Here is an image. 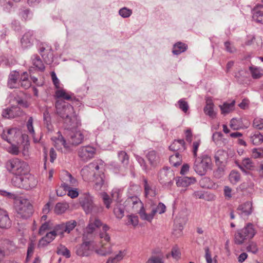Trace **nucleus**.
Here are the masks:
<instances>
[{
	"mask_svg": "<svg viewBox=\"0 0 263 263\" xmlns=\"http://www.w3.org/2000/svg\"><path fill=\"white\" fill-rule=\"evenodd\" d=\"M80 204L87 214H97L103 211V208L93 203V197L89 194H85L80 198Z\"/></svg>",
	"mask_w": 263,
	"mask_h": 263,
	"instance_id": "nucleus-5",
	"label": "nucleus"
},
{
	"mask_svg": "<svg viewBox=\"0 0 263 263\" xmlns=\"http://www.w3.org/2000/svg\"><path fill=\"white\" fill-rule=\"evenodd\" d=\"M101 225V221L98 219H96L92 222H90L85 229L83 239H85L87 238L89 235L91 234L95 231L96 228L100 227Z\"/></svg>",
	"mask_w": 263,
	"mask_h": 263,
	"instance_id": "nucleus-15",
	"label": "nucleus"
},
{
	"mask_svg": "<svg viewBox=\"0 0 263 263\" xmlns=\"http://www.w3.org/2000/svg\"><path fill=\"white\" fill-rule=\"evenodd\" d=\"M55 94L58 98H62L67 100L71 99V96L67 94L64 90H58L56 91Z\"/></svg>",
	"mask_w": 263,
	"mask_h": 263,
	"instance_id": "nucleus-52",
	"label": "nucleus"
},
{
	"mask_svg": "<svg viewBox=\"0 0 263 263\" xmlns=\"http://www.w3.org/2000/svg\"><path fill=\"white\" fill-rule=\"evenodd\" d=\"M170 149L173 151L181 152L185 149V142L184 140L180 139L175 140L169 146Z\"/></svg>",
	"mask_w": 263,
	"mask_h": 263,
	"instance_id": "nucleus-24",
	"label": "nucleus"
},
{
	"mask_svg": "<svg viewBox=\"0 0 263 263\" xmlns=\"http://www.w3.org/2000/svg\"><path fill=\"white\" fill-rule=\"evenodd\" d=\"M50 228L49 227V223L48 222H45L44 223L42 224L41 227L39 229V233L40 235H43L44 232L46 231L49 230Z\"/></svg>",
	"mask_w": 263,
	"mask_h": 263,
	"instance_id": "nucleus-61",
	"label": "nucleus"
},
{
	"mask_svg": "<svg viewBox=\"0 0 263 263\" xmlns=\"http://www.w3.org/2000/svg\"><path fill=\"white\" fill-rule=\"evenodd\" d=\"M249 70L253 79H259L263 77V68L251 64L249 67Z\"/></svg>",
	"mask_w": 263,
	"mask_h": 263,
	"instance_id": "nucleus-21",
	"label": "nucleus"
},
{
	"mask_svg": "<svg viewBox=\"0 0 263 263\" xmlns=\"http://www.w3.org/2000/svg\"><path fill=\"white\" fill-rule=\"evenodd\" d=\"M200 185L204 188L212 189L215 186V184L209 177H203L200 181Z\"/></svg>",
	"mask_w": 263,
	"mask_h": 263,
	"instance_id": "nucleus-34",
	"label": "nucleus"
},
{
	"mask_svg": "<svg viewBox=\"0 0 263 263\" xmlns=\"http://www.w3.org/2000/svg\"><path fill=\"white\" fill-rule=\"evenodd\" d=\"M196 182V179L194 177H179L176 180V184L177 186L187 187Z\"/></svg>",
	"mask_w": 263,
	"mask_h": 263,
	"instance_id": "nucleus-19",
	"label": "nucleus"
},
{
	"mask_svg": "<svg viewBox=\"0 0 263 263\" xmlns=\"http://www.w3.org/2000/svg\"><path fill=\"white\" fill-rule=\"evenodd\" d=\"M57 253L59 255H62L66 258L70 257V252L69 250L65 246L60 245L57 248Z\"/></svg>",
	"mask_w": 263,
	"mask_h": 263,
	"instance_id": "nucleus-37",
	"label": "nucleus"
},
{
	"mask_svg": "<svg viewBox=\"0 0 263 263\" xmlns=\"http://www.w3.org/2000/svg\"><path fill=\"white\" fill-rule=\"evenodd\" d=\"M146 158L151 165L156 164L158 161L159 157L155 151H149L146 154Z\"/></svg>",
	"mask_w": 263,
	"mask_h": 263,
	"instance_id": "nucleus-31",
	"label": "nucleus"
},
{
	"mask_svg": "<svg viewBox=\"0 0 263 263\" xmlns=\"http://www.w3.org/2000/svg\"><path fill=\"white\" fill-rule=\"evenodd\" d=\"M170 162L171 164L175 167L179 166L182 162V157L178 152L170 157Z\"/></svg>",
	"mask_w": 263,
	"mask_h": 263,
	"instance_id": "nucleus-32",
	"label": "nucleus"
},
{
	"mask_svg": "<svg viewBox=\"0 0 263 263\" xmlns=\"http://www.w3.org/2000/svg\"><path fill=\"white\" fill-rule=\"evenodd\" d=\"M242 162V165L248 170H252L254 167V163L250 158H245Z\"/></svg>",
	"mask_w": 263,
	"mask_h": 263,
	"instance_id": "nucleus-49",
	"label": "nucleus"
},
{
	"mask_svg": "<svg viewBox=\"0 0 263 263\" xmlns=\"http://www.w3.org/2000/svg\"><path fill=\"white\" fill-rule=\"evenodd\" d=\"M95 179L94 187L96 190H101V187L104 184V173H102L101 174H99L95 176Z\"/></svg>",
	"mask_w": 263,
	"mask_h": 263,
	"instance_id": "nucleus-29",
	"label": "nucleus"
},
{
	"mask_svg": "<svg viewBox=\"0 0 263 263\" xmlns=\"http://www.w3.org/2000/svg\"><path fill=\"white\" fill-rule=\"evenodd\" d=\"M65 223H62L59 224L57 225L54 229V231H55V233L57 235H62L65 232Z\"/></svg>",
	"mask_w": 263,
	"mask_h": 263,
	"instance_id": "nucleus-54",
	"label": "nucleus"
},
{
	"mask_svg": "<svg viewBox=\"0 0 263 263\" xmlns=\"http://www.w3.org/2000/svg\"><path fill=\"white\" fill-rule=\"evenodd\" d=\"M19 77V73L16 71H13L9 74L8 81V86L9 88H17L19 86L20 84L18 82Z\"/></svg>",
	"mask_w": 263,
	"mask_h": 263,
	"instance_id": "nucleus-23",
	"label": "nucleus"
},
{
	"mask_svg": "<svg viewBox=\"0 0 263 263\" xmlns=\"http://www.w3.org/2000/svg\"><path fill=\"white\" fill-rule=\"evenodd\" d=\"M200 144V140L194 141L193 143L192 152H193V156L195 158L196 157H197V152H198V148H199Z\"/></svg>",
	"mask_w": 263,
	"mask_h": 263,
	"instance_id": "nucleus-57",
	"label": "nucleus"
},
{
	"mask_svg": "<svg viewBox=\"0 0 263 263\" xmlns=\"http://www.w3.org/2000/svg\"><path fill=\"white\" fill-rule=\"evenodd\" d=\"M114 213L118 219H121L124 215V206L121 203H117L114 208Z\"/></svg>",
	"mask_w": 263,
	"mask_h": 263,
	"instance_id": "nucleus-33",
	"label": "nucleus"
},
{
	"mask_svg": "<svg viewBox=\"0 0 263 263\" xmlns=\"http://www.w3.org/2000/svg\"><path fill=\"white\" fill-rule=\"evenodd\" d=\"M229 179L231 182L233 184H236L240 179V174L235 171H232L229 175Z\"/></svg>",
	"mask_w": 263,
	"mask_h": 263,
	"instance_id": "nucleus-39",
	"label": "nucleus"
},
{
	"mask_svg": "<svg viewBox=\"0 0 263 263\" xmlns=\"http://www.w3.org/2000/svg\"><path fill=\"white\" fill-rule=\"evenodd\" d=\"M23 114L20 107L18 106H12L10 108H7L3 110L2 116L6 118H14L19 117Z\"/></svg>",
	"mask_w": 263,
	"mask_h": 263,
	"instance_id": "nucleus-12",
	"label": "nucleus"
},
{
	"mask_svg": "<svg viewBox=\"0 0 263 263\" xmlns=\"http://www.w3.org/2000/svg\"><path fill=\"white\" fill-rule=\"evenodd\" d=\"M237 213L243 219H247L253 212L252 203L250 201L239 205L237 208Z\"/></svg>",
	"mask_w": 263,
	"mask_h": 263,
	"instance_id": "nucleus-11",
	"label": "nucleus"
},
{
	"mask_svg": "<svg viewBox=\"0 0 263 263\" xmlns=\"http://www.w3.org/2000/svg\"><path fill=\"white\" fill-rule=\"evenodd\" d=\"M235 104V100H233L230 103L225 102L222 105H220V108L221 111V114H227L232 111L234 108Z\"/></svg>",
	"mask_w": 263,
	"mask_h": 263,
	"instance_id": "nucleus-27",
	"label": "nucleus"
},
{
	"mask_svg": "<svg viewBox=\"0 0 263 263\" xmlns=\"http://www.w3.org/2000/svg\"><path fill=\"white\" fill-rule=\"evenodd\" d=\"M27 127L29 132L31 135H35L34 130L33 127V118L30 117L27 122Z\"/></svg>",
	"mask_w": 263,
	"mask_h": 263,
	"instance_id": "nucleus-58",
	"label": "nucleus"
},
{
	"mask_svg": "<svg viewBox=\"0 0 263 263\" xmlns=\"http://www.w3.org/2000/svg\"><path fill=\"white\" fill-rule=\"evenodd\" d=\"M250 140L254 145H260L263 142V135L259 132H255L250 136Z\"/></svg>",
	"mask_w": 263,
	"mask_h": 263,
	"instance_id": "nucleus-30",
	"label": "nucleus"
},
{
	"mask_svg": "<svg viewBox=\"0 0 263 263\" xmlns=\"http://www.w3.org/2000/svg\"><path fill=\"white\" fill-rule=\"evenodd\" d=\"M22 175H15L12 179V183L13 185L18 188H21Z\"/></svg>",
	"mask_w": 263,
	"mask_h": 263,
	"instance_id": "nucleus-46",
	"label": "nucleus"
},
{
	"mask_svg": "<svg viewBox=\"0 0 263 263\" xmlns=\"http://www.w3.org/2000/svg\"><path fill=\"white\" fill-rule=\"evenodd\" d=\"M33 35L32 31L26 32L21 39L22 46L24 48L30 47L33 43Z\"/></svg>",
	"mask_w": 263,
	"mask_h": 263,
	"instance_id": "nucleus-22",
	"label": "nucleus"
},
{
	"mask_svg": "<svg viewBox=\"0 0 263 263\" xmlns=\"http://www.w3.org/2000/svg\"><path fill=\"white\" fill-rule=\"evenodd\" d=\"M56 108L57 114L63 119L68 128H72L80 124L72 105L67 103L62 107L57 105Z\"/></svg>",
	"mask_w": 263,
	"mask_h": 263,
	"instance_id": "nucleus-1",
	"label": "nucleus"
},
{
	"mask_svg": "<svg viewBox=\"0 0 263 263\" xmlns=\"http://www.w3.org/2000/svg\"><path fill=\"white\" fill-rule=\"evenodd\" d=\"M32 64L40 71H44L45 66L42 61L37 55H34L32 57Z\"/></svg>",
	"mask_w": 263,
	"mask_h": 263,
	"instance_id": "nucleus-35",
	"label": "nucleus"
},
{
	"mask_svg": "<svg viewBox=\"0 0 263 263\" xmlns=\"http://www.w3.org/2000/svg\"><path fill=\"white\" fill-rule=\"evenodd\" d=\"M62 186L64 191H68V196L71 198H74L78 196L79 192L77 189H73L71 186H69L68 183L65 182L62 183Z\"/></svg>",
	"mask_w": 263,
	"mask_h": 263,
	"instance_id": "nucleus-26",
	"label": "nucleus"
},
{
	"mask_svg": "<svg viewBox=\"0 0 263 263\" xmlns=\"http://www.w3.org/2000/svg\"><path fill=\"white\" fill-rule=\"evenodd\" d=\"M100 168L99 165L97 161H93L90 163L87 166L84 167L81 170L82 175H88V173L92 172L94 176L97 175L95 171H99Z\"/></svg>",
	"mask_w": 263,
	"mask_h": 263,
	"instance_id": "nucleus-18",
	"label": "nucleus"
},
{
	"mask_svg": "<svg viewBox=\"0 0 263 263\" xmlns=\"http://www.w3.org/2000/svg\"><path fill=\"white\" fill-rule=\"evenodd\" d=\"M254 225L248 223L243 228L238 230L234 235V242L236 245H242L245 241L251 239L256 234Z\"/></svg>",
	"mask_w": 263,
	"mask_h": 263,
	"instance_id": "nucleus-4",
	"label": "nucleus"
},
{
	"mask_svg": "<svg viewBox=\"0 0 263 263\" xmlns=\"http://www.w3.org/2000/svg\"><path fill=\"white\" fill-rule=\"evenodd\" d=\"M226 50L230 53H234L236 51V48L229 41L224 42Z\"/></svg>",
	"mask_w": 263,
	"mask_h": 263,
	"instance_id": "nucleus-60",
	"label": "nucleus"
},
{
	"mask_svg": "<svg viewBox=\"0 0 263 263\" xmlns=\"http://www.w3.org/2000/svg\"><path fill=\"white\" fill-rule=\"evenodd\" d=\"M179 108L184 112H186L189 108V104L184 99H181L178 101Z\"/></svg>",
	"mask_w": 263,
	"mask_h": 263,
	"instance_id": "nucleus-48",
	"label": "nucleus"
},
{
	"mask_svg": "<svg viewBox=\"0 0 263 263\" xmlns=\"http://www.w3.org/2000/svg\"><path fill=\"white\" fill-rule=\"evenodd\" d=\"M96 154V148L89 145L81 146L78 149V155L80 159L84 162H87L95 157Z\"/></svg>",
	"mask_w": 263,
	"mask_h": 263,
	"instance_id": "nucleus-10",
	"label": "nucleus"
},
{
	"mask_svg": "<svg viewBox=\"0 0 263 263\" xmlns=\"http://www.w3.org/2000/svg\"><path fill=\"white\" fill-rule=\"evenodd\" d=\"M230 126L234 130H238L242 127L241 118H233L230 121Z\"/></svg>",
	"mask_w": 263,
	"mask_h": 263,
	"instance_id": "nucleus-36",
	"label": "nucleus"
},
{
	"mask_svg": "<svg viewBox=\"0 0 263 263\" xmlns=\"http://www.w3.org/2000/svg\"><path fill=\"white\" fill-rule=\"evenodd\" d=\"M213 163L211 157L207 154L203 153L195 158L193 169L200 176H204L212 169Z\"/></svg>",
	"mask_w": 263,
	"mask_h": 263,
	"instance_id": "nucleus-3",
	"label": "nucleus"
},
{
	"mask_svg": "<svg viewBox=\"0 0 263 263\" xmlns=\"http://www.w3.org/2000/svg\"><path fill=\"white\" fill-rule=\"evenodd\" d=\"M247 250L248 252L255 254L258 251V248L256 243L251 242L247 247Z\"/></svg>",
	"mask_w": 263,
	"mask_h": 263,
	"instance_id": "nucleus-55",
	"label": "nucleus"
},
{
	"mask_svg": "<svg viewBox=\"0 0 263 263\" xmlns=\"http://www.w3.org/2000/svg\"><path fill=\"white\" fill-rule=\"evenodd\" d=\"M125 203L127 205H129L130 206L132 205V208L134 209L140 208L139 212L142 210H145L144 209L142 203L137 196H132L128 197L126 199Z\"/></svg>",
	"mask_w": 263,
	"mask_h": 263,
	"instance_id": "nucleus-20",
	"label": "nucleus"
},
{
	"mask_svg": "<svg viewBox=\"0 0 263 263\" xmlns=\"http://www.w3.org/2000/svg\"><path fill=\"white\" fill-rule=\"evenodd\" d=\"M67 208L66 204L59 202L56 204L54 207V212L57 214H61L65 212Z\"/></svg>",
	"mask_w": 263,
	"mask_h": 263,
	"instance_id": "nucleus-42",
	"label": "nucleus"
},
{
	"mask_svg": "<svg viewBox=\"0 0 263 263\" xmlns=\"http://www.w3.org/2000/svg\"><path fill=\"white\" fill-rule=\"evenodd\" d=\"M127 217H128V221L127 222V224H132L134 226H136L138 225L139 220H138V217L137 216L129 215L127 216Z\"/></svg>",
	"mask_w": 263,
	"mask_h": 263,
	"instance_id": "nucleus-53",
	"label": "nucleus"
},
{
	"mask_svg": "<svg viewBox=\"0 0 263 263\" xmlns=\"http://www.w3.org/2000/svg\"><path fill=\"white\" fill-rule=\"evenodd\" d=\"M67 177H68V182L69 184H68L69 186H75L77 185V180L73 178L72 175L70 174L67 173Z\"/></svg>",
	"mask_w": 263,
	"mask_h": 263,
	"instance_id": "nucleus-62",
	"label": "nucleus"
},
{
	"mask_svg": "<svg viewBox=\"0 0 263 263\" xmlns=\"http://www.w3.org/2000/svg\"><path fill=\"white\" fill-rule=\"evenodd\" d=\"M253 19L257 23L263 24V11L255 10L253 13Z\"/></svg>",
	"mask_w": 263,
	"mask_h": 263,
	"instance_id": "nucleus-43",
	"label": "nucleus"
},
{
	"mask_svg": "<svg viewBox=\"0 0 263 263\" xmlns=\"http://www.w3.org/2000/svg\"><path fill=\"white\" fill-rule=\"evenodd\" d=\"M119 14L123 17L126 18L129 17L132 13V11L126 7H123L120 9Z\"/></svg>",
	"mask_w": 263,
	"mask_h": 263,
	"instance_id": "nucleus-50",
	"label": "nucleus"
},
{
	"mask_svg": "<svg viewBox=\"0 0 263 263\" xmlns=\"http://www.w3.org/2000/svg\"><path fill=\"white\" fill-rule=\"evenodd\" d=\"M76 254L80 256H88L90 254V241H84L81 245L77 246L76 248Z\"/></svg>",
	"mask_w": 263,
	"mask_h": 263,
	"instance_id": "nucleus-13",
	"label": "nucleus"
},
{
	"mask_svg": "<svg viewBox=\"0 0 263 263\" xmlns=\"http://www.w3.org/2000/svg\"><path fill=\"white\" fill-rule=\"evenodd\" d=\"M16 209L18 214L24 219L30 217L33 213L32 206L27 199L21 200Z\"/></svg>",
	"mask_w": 263,
	"mask_h": 263,
	"instance_id": "nucleus-8",
	"label": "nucleus"
},
{
	"mask_svg": "<svg viewBox=\"0 0 263 263\" xmlns=\"http://www.w3.org/2000/svg\"><path fill=\"white\" fill-rule=\"evenodd\" d=\"M57 235V234L55 233V231H54L53 230V231L47 233L45 237L50 243L55 238Z\"/></svg>",
	"mask_w": 263,
	"mask_h": 263,
	"instance_id": "nucleus-63",
	"label": "nucleus"
},
{
	"mask_svg": "<svg viewBox=\"0 0 263 263\" xmlns=\"http://www.w3.org/2000/svg\"><path fill=\"white\" fill-rule=\"evenodd\" d=\"M65 228V232L69 233L76 227L77 222L74 220H71L64 223Z\"/></svg>",
	"mask_w": 263,
	"mask_h": 263,
	"instance_id": "nucleus-41",
	"label": "nucleus"
},
{
	"mask_svg": "<svg viewBox=\"0 0 263 263\" xmlns=\"http://www.w3.org/2000/svg\"><path fill=\"white\" fill-rule=\"evenodd\" d=\"M163 258L162 255L152 256L148 259V263H164Z\"/></svg>",
	"mask_w": 263,
	"mask_h": 263,
	"instance_id": "nucleus-51",
	"label": "nucleus"
},
{
	"mask_svg": "<svg viewBox=\"0 0 263 263\" xmlns=\"http://www.w3.org/2000/svg\"><path fill=\"white\" fill-rule=\"evenodd\" d=\"M125 255V253L124 251H120L119 253L115 257L109 258L106 263H117L123 259Z\"/></svg>",
	"mask_w": 263,
	"mask_h": 263,
	"instance_id": "nucleus-38",
	"label": "nucleus"
},
{
	"mask_svg": "<svg viewBox=\"0 0 263 263\" xmlns=\"http://www.w3.org/2000/svg\"><path fill=\"white\" fill-rule=\"evenodd\" d=\"M58 141L67 149H69L71 146H77L80 144L83 141L84 138L80 130H74L71 129H67L65 132L66 139L61 135L60 132H58Z\"/></svg>",
	"mask_w": 263,
	"mask_h": 263,
	"instance_id": "nucleus-2",
	"label": "nucleus"
},
{
	"mask_svg": "<svg viewBox=\"0 0 263 263\" xmlns=\"http://www.w3.org/2000/svg\"><path fill=\"white\" fill-rule=\"evenodd\" d=\"M174 178V173L170 168H164L159 171L158 174V180L164 186H171L173 183V180Z\"/></svg>",
	"mask_w": 263,
	"mask_h": 263,
	"instance_id": "nucleus-7",
	"label": "nucleus"
},
{
	"mask_svg": "<svg viewBox=\"0 0 263 263\" xmlns=\"http://www.w3.org/2000/svg\"><path fill=\"white\" fill-rule=\"evenodd\" d=\"M20 15L25 21H26L28 19H30L33 14L29 9L26 8L22 10Z\"/></svg>",
	"mask_w": 263,
	"mask_h": 263,
	"instance_id": "nucleus-47",
	"label": "nucleus"
},
{
	"mask_svg": "<svg viewBox=\"0 0 263 263\" xmlns=\"http://www.w3.org/2000/svg\"><path fill=\"white\" fill-rule=\"evenodd\" d=\"M144 189L145 195L146 197L148 196L154 197L156 195V192L151 183L148 182L145 178L143 179Z\"/></svg>",
	"mask_w": 263,
	"mask_h": 263,
	"instance_id": "nucleus-25",
	"label": "nucleus"
},
{
	"mask_svg": "<svg viewBox=\"0 0 263 263\" xmlns=\"http://www.w3.org/2000/svg\"><path fill=\"white\" fill-rule=\"evenodd\" d=\"M11 226V221L7 212L3 210H0V228L8 229Z\"/></svg>",
	"mask_w": 263,
	"mask_h": 263,
	"instance_id": "nucleus-17",
	"label": "nucleus"
},
{
	"mask_svg": "<svg viewBox=\"0 0 263 263\" xmlns=\"http://www.w3.org/2000/svg\"><path fill=\"white\" fill-rule=\"evenodd\" d=\"M7 168L14 175H25L28 172L27 163L18 158L12 159L8 161Z\"/></svg>",
	"mask_w": 263,
	"mask_h": 263,
	"instance_id": "nucleus-6",
	"label": "nucleus"
},
{
	"mask_svg": "<svg viewBox=\"0 0 263 263\" xmlns=\"http://www.w3.org/2000/svg\"><path fill=\"white\" fill-rule=\"evenodd\" d=\"M35 181L33 176L27 173L22 176L21 188L29 190L34 186Z\"/></svg>",
	"mask_w": 263,
	"mask_h": 263,
	"instance_id": "nucleus-14",
	"label": "nucleus"
},
{
	"mask_svg": "<svg viewBox=\"0 0 263 263\" xmlns=\"http://www.w3.org/2000/svg\"><path fill=\"white\" fill-rule=\"evenodd\" d=\"M118 157L120 161L124 165H127L129 161L128 156L126 153L120 151L118 153Z\"/></svg>",
	"mask_w": 263,
	"mask_h": 263,
	"instance_id": "nucleus-44",
	"label": "nucleus"
},
{
	"mask_svg": "<svg viewBox=\"0 0 263 263\" xmlns=\"http://www.w3.org/2000/svg\"><path fill=\"white\" fill-rule=\"evenodd\" d=\"M18 134L15 128L8 129L6 132L4 131L2 135V138L8 143L12 144L16 141V137Z\"/></svg>",
	"mask_w": 263,
	"mask_h": 263,
	"instance_id": "nucleus-16",
	"label": "nucleus"
},
{
	"mask_svg": "<svg viewBox=\"0 0 263 263\" xmlns=\"http://www.w3.org/2000/svg\"><path fill=\"white\" fill-rule=\"evenodd\" d=\"M102 198L104 204L105 205L107 209L110 208V204L112 202V199L110 198L109 196L105 192H104L102 194Z\"/></svg>",
	"mask_w": 263,
	"mask_h": 263,
	"instance_id": "nucleus-45",
	"label": "nucleus"
},
{
	"mask_svg": "<svg viewBox=\"0 0 263 263\" xmlns=\"http://www.w3.org/2000/svg\"><path fill=\"white\" fill-rule=\"evenodd\" d=\"M214 104L212 103H208L204 108V113L212 118L215 116L213 109Z\"/></svg>",
	"mask_w": 263,
	"mask_h": 263,
	"instance_id": "nucleus-40",
	"label": "nucleus"
},
{
	"mask_svg": "<svg viewBox=\"0 0 263 263\" xmlns=\"http://www.w3.org/2000/svg\"><path fill=\"white\" fill-rule=\"evenodd\" d=\"M187 46L185 44L178 42L174 45L172 52L174 54L178 55L184 52L187 49Z\"/></svg>",
	"mask_w": 263,
	"mask_h": 263,
	"instance_id": "nucleus-28",
	"label": "nucleus"
},
{
	"mask_svg": "<svg viewBox=\"0 0 263 263\" xmlns=\"http://www.w3.org/2000/svg\"><path fill=\"white\" fill-rule=\"evenodd\" d=\"M253 126L258 129L263 128V119L259 118H256L253 121Z\"/></svg>",
	"mask_w": 263,
	"mask_h": 263,
	"instance_id": "nucleus-56",
	"label": "nucleus"
},
{
	"mask_svg": "<svg viewBox=\"0 0 263 263\" xmlns=\"http://www.w3.org/2000/svg\"><path fill=\"white\" fill-rule=\"evenodd\" d=\"M165 210V205L163 203L159 202L156 207L153 208L150 214H147L145 210H141L138 213L142 220L151 221L156 213L161 214L164 213Z\"/></svg>",
	"mask_w": 263,
	"mask_h": 263,
	"instance_id": "nucleus-9",
	"label": "nucleus"
},
{
	"mask_svg": "<svg viewBox=\"0 0 263 263\" xmlns=\"http://www.w3.org/2000/svg\"><path fill=\"white\" fill-rule=\"evenodd\" d=\"M14 99L16 101V103L21 107L27 108L29 106V105L26 100L19 97H15Z\"/></svg>",
	"mask_w": 263,
	"mask_h": 263,
	"instance_id": "nucleus-59",
	"label": "nucleus"
},
{
	"mask_svg": "<svg viewBox=\"0 0 263 263\" xmlns=\"http://www.w3.org/2000/svg\"><path fill=\"white\" fill-rule=\"evenodd\" d=\"M8 152L14 155H17L19 153L18 147L13 144H11V147L8 149Z\"/></svg>",
	"mask_w": 263,
	"mask_h": 263,
	"instance_id": "nucleus-64",
	"label": "nucleus"
}]
</instances>
